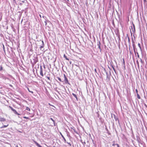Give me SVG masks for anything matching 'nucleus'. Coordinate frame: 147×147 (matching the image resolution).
<instances>
[{
	"mask_svg": "<svg viewBox=\"0 0 147 147\" xmlns=\"http://www.w3.org/2000/svg\"><path fill=\"white\" fill-rule=\"evenodd\" d=\"M64 81L65 83V84H69V82L68 79H67V77H66L65 75V74H64Z\"/></svg>",
	"mask_w": 147,
	"mask_h": 147,
	"instance_id": "nucleus-1",
	"label": "nucleus"
},
{
	"mask_svg": "<svg viewBox=\"0 0 147 147\" xmlns=\"http://www.w3.org/2000/svg\"><path fill=\"white\" fill-rule=\"evenodd\" d=\"M40 73L41 76H42L43 77L44 76V75L43 73L42 69L41 66H40Z\"/></svg>",
	"mask_w": 147,
	"mask_h": 147,
	"instance_id": "nucleus-2",
	"label": "nucleus"
},
{
	"mask_svg": "<svg viewBox=\"0 0 147 147\" xmlns=\"http://www.w3.org/2000/svg\"><path fill=\"white\" fill-rule=\"evenodd\" d=\"M33 141L37 146L38 147H42V146L40 145L36 141L34 140H33Z\"/></svg>",
	"mask_w": 147,
	"mask_h": 147,
	"instance_id": "nucleus-3",
	"label": "nucleus"
},
{
	"mask_svg": "<svg viewBox=\"0 0 147 147\" xmlns=\"http://www.w3.org/2000/svg\"><path fill=\"white\" fill-rule=\"evenodd\" d=\"M42 46H40V50H41L42 48H43L44 46V42L42 40Z\"/></svg>",
	"mask_w": 147,
	"mask_h": 147,
	"instance_id": "nucleus-4",
	"label": "nucleus"
},
{
	"mask_svg": "<svg viewBox=\"0 0 147 147\" xmlns=\"http://www.w3.org/2000/svg\"><path fill=\"white\" fill-rule=\"evenodd\" d=\"M6 119H5L2 118V117H0V121H5Z\"/></svg>",
	"mask_w": 147,
	"mask_h": 147,
	"instance_id": "nucleus-5",
	"label": "nucleus"
},
{
	"mask_svg": "<svg viewBox=\"0 0 147 147\" xmlns=\"http://www.w3.org/2000/svg\"><path fill=\"white\" fill-rule=\"evenodd\" d=\"M13 112H14V113L18 115H20V114L18 113H17V112L16 111V110H13Z\"/></svg>",
	"mask_w": 147,
	"mask_h": 147,
	"instance_id": "nucleus-6",
	"label": "nucleus"
},
{
	"mask_svg": "<svg viewBox=\"0 0 147 147\" xmlns=\"http://www.w3.org/2000/svg\"><path fill=\"white\" fill-rule=\"evenodd\" d=\"M72 94L76 98V99L77 100H78V98L76 96V94H75L73 93Z\"/></svg>",
	"mask_w": 147,
	"mask_h": 147,
	"instance_id": "nucleus-7",
	"label": "nucleus"
},
{
	"mask_svg": "<svg viewBox=\"0 0 147 147\" xmlns=\"http://www.w3.org/2000/svg\"><path fill=\"white\" fill-rule=\"evenodd\" d=\"M63 57L64 58H65L66 60H68V61L69 60V59L68 58H67V57L65 54L64 55Z\"/></svg>",
	"mask_w": 147,
	"mask_h": 147,
	"instance_id": "nucleus-8",
	"label": "nucleus"
},
{
	"mask_svg": "<svg viewBox=\"0 0 147 147\" xmlns=\"http://www.w3.org/2000/svg\"><path fill=\"white\" fill-rule=\"evenodd\" d=\"M8 124H7V125H3L1 127V128H2L7 127L8 126Z\"/></svg>",
	"mask_w": 147,
	"mask_h": 147,
	"instance_id": "nucleus-9",
	"label": "nucleus"
},
{
	"mask_svg": "<svg viewBox=\"0 0 147 147\" xmlns=\"http://www.w3.org/2000/svg\"><path fill=\"white\" fill-rule=\"evenodd\" d=\"M61 137H62V138H63V140L65 141V142L66 141V140L65 138L64 137V136L62 135V134L61 133Z\"/></svg>",
	"mask_w": 147,
	"mask_h": 147,
	"instance_id": "nucleus-10",
	"label": "nucleus"
},
{
	"mask_svg": "<svg viewBox=\"0 0 147 147\" xmlns=\"http://www.w3.org/2000/svg\"><path fill=\"white\" fill-rule=\"evenodd\" d=\"M57 78L61 82H63V81L61 80V79L59 77H57Z\"/></svg>",
	"mask_w": 147,
	"mask_h": 147,
	"instance_id": "nucleus-11",
	"label": "nucleus"
},
{
	"mask_svg": "<svg viewBox=\"0 0 147 147\" xmlns=\"http://www.w3.org/2000/svg\"><path fill=\"white\" fill-rule=\"evenodd\" d=\"M137 97L139 99H140V97L138 93H137Z\"/></svg>",
	"mask_w": 147,
	"mask_h": 147,
	"instance_id": "nucleus-12",
	"label": "nucleus"
},
{
	"mask_svg": "<svg viewBox=\"0 0 147 147\" xmlns=\"http://www.w3.org/2000/svg\"><path fill=\"white\" fill-rule=\"evenodd\" d=\"M9 107L13 111V110H15V109H13L12 107L10 106H9Z\"/></svg>",
	"mask_w": 147,
	"mask_h": 147,
	"instance_id": "nucleus-13",
	"label": "nucleus"
},
{
	"mask_svg": "<svg viewBox=\"0 0 147 147\" xmlns=\"http://www.w3.org/2000/svg\"><path fill=\"white\" fill-rule=\"evenodd\" d=\"M28 89V91H29V92H31L32 94H33V91H30V90H29V89L28 88H27Z\"/></svg>",
	"mask_w": 147,
	"mask_h": 147,
	"instance_id": "nucleus-14",
	"label": "nucleus"
},
{
	"mask_svg": "<svg viewBox=\"0 0 147 147\" xmlns=\"http://www.w3.org/2000/svg\"><path fill=\"white\" fill-rule=\"evenodd\" d=\"M26 110H28L29 111H30V109L29 107H26Z\"/></svg>",
	"mask_w": 147,
	"mask_h": 147,
	"instance_id": "nucleus-15",
	"label": "nucleus"
},
{
	"mask_svg": "<svg viewBox=\"0 0 147 147\" xmlns=\"http://www.w3.org/2000/svg\"><path fill=\"white\" fill-rule=\"evenodd\" d=\"M50 119L54 123H55V121L51 118H50Z\"/></svg>",
	"mask_w": 147,
	"mask_h": 147,
	"instance_id": "nucleus-16",
	"label": "nucleus"
},
{
	"mask_svg": "<svg viewBox=\"0 0 147 147\" xmlns=\"http://www.w3.org/2000/svg\"><path fill=\"white\" fill-rule=\"evenodd\" d=\"M123 63L124 65H125V61L124 59H123Z\"/></svg>",
	"mask_w": 147,
	"mask_h": 147,
	"instance_id": "nucleus-17",
	"label": "nucleus"
},
{
	"mask_svg": "<svg viewBox=\"0 0 147 147\" xmlns=\"http://www.w3.org/2000/svg\"><path fill=\"white\" fill-rule=\"evenodd\" d=\"M138 47H139V48H140V49H141V46H140V43H139L138 44Z\"/></svg>",
	"mask_w": 147,
	"mask_h": 147,
	"instance_id": "nucleus-18",
	"label": "nucleus"
},
{
	"mask_svg": "<svg viewBox=\"0 0 147 147\" xmlns=\"http://www.w3.org/2000/svg\"><path fill=\"white\" fill-rule=\"evenodd\" d=\"M3 69V67L2 66H0V71H1Z\"/></svg>",
	"mask_w": 147,
	"mask_h": 147,
	"instance_id": "nucleus-19",
	"label": "nucleus"
},
{
	"mask_svg": "<svg viewBox=\"0 0 147 147\" xmlns=\"http://www.w3.org/2000/svg\"><path fill=\"white\" fill-rule=\"evenodd\" d=\"M23 118L25 119H29V118L28 117H24Z\"/></svg>",
	"mask_w": 147,
	"mask_h": 147,
	"instance_id": "nucleus-20",
	"label": "nucleus"
},
{
	"mask_svg": "<svg viewBox=\"0 0 147 147\" xmlns=\"http://www.w3.org/2000/svg\"><path fill=\"white\" fill-rule=\"evenodd\" d=\"M46 78H47V79L49 80H50V78L49 77H48V76H47L46 77Z\"/></svg>",
	"mask_w": 147,
	"mask_h": 147,
	"instance_id": "nucleus-21",
	"label": "nucleus"
},
{
	"mask_svg": "<svg viewBox=\"0 0 147 147\" xmlns=\"http://www.w3.org/2000/svg\"><path fill=\"white\" fill-rule=\"evenodd\" d=\"M20 1L23 3H24L25 2V0H20Z\"/></svg>",
	"mask_w": 147,
	"mask_h": 147,
	"instance_id": "nucleus-22",
	"label": "nucleus"
},
{
	"mask_svg": "<svg viewBox=\"0 0 147 147\" xmlns=\"http://www.w3.org/2000/svg\"><path fill=\"white\" fill-rule=\"evenodd\" d=\"M3 49L4 50V51L5 52V47H4V45H3Z\"/></svg>",
	"mask_w": 147,
	"mask_h": 147,
	"instance_id": "nucleus-23",
	"label": "nucleus"
},
{
	"mask_svg": "<svg viewBox=\"0 0 147 147\" xmlns=\"http://www.w3.org/2000/svg\"><path fill=\"white\" fill-rule=\"evenodd\" d=\"M49 105L51 106H52V107H55L53 105H51L50 103H49L48 104Z\"/></svg>",
	"mask_w": 147,
	"mask_h": 147,
	"instance_id": "nucleus-24",
	"label": "nucleus"
},
{
	"mask_svg": "<svg viewBox=\"0 0 147 147\" xmlns=\"http://www.w3.org/2000/svg\"><path fill=\"white\" fill-rule=\"evenodd\" d=\"M116 145L117 146V147H120L119 145L118 144H116Z\"/></svg>",
	"mask_w": 147,
	"mask_h": 147,
	"instance_id": "nucleus-25",
	"label": "nucleus"
},
{
	"mask_svg": "<svg viewBox=\"0 0 147 147\" xmlns=\"http://www.w3.org/2000/svg\"><path fill=\"white\" fill-rule=\"evenodd\" d=\"M136 92L137 94V93H138V90L137 89H136Z\"/></svg>",
	"mask_w": 147,
	"mask_h": 147,
	"instance_id": "nucleus-26",
	"label": "nucleus"
},
{
	"mask_svg": "<svg viewBox=\"0 0 147 147\" xmlns=\"http://www.w3.org/2000/svg\"><path fill=\"white\" fill-rule=\"evenodd\" d=\"M100 43L99 42V46H98V47L99 48V49H100Z\"/></svg>",
	"mask_w": 147,
	"mask_h": 147,
	"instance_id": "nucleus-27",
	"label": "nucleus"
},
{
	"mask_svg": "<svg viewBox=\"0 0 147 147\" xmlns=\"http://www.w3.org/2000/svg\"><path fill=\"white\" fill-rule=\"evenodd\" d=\"M144 3H145L146 2V0H144Z\"/></svg>",
	"mask_w": 147,
	"mask_h": 147,
	"instance_id": "nucleus-28",
	"label": "nucleus"
},
{
	"mask_svg": "<svg viewBox=\"0 0 147 147\" xmlns=\"http://www.w3.org/2000/svg\"><path fill=\"white\" fill-rule=\"evenodd\" d=\"M13 0V1L14 2H15V3H16V0Z\"/></svg>",
	"mask_w": 147,
	"mask_h": 147,
	"instance_id": "nucleus-29",
	"label": "nucleus"
},
{
	"mask_svg": "<svg viewBox=\"0 0 147 147\" xmlns=\"http://www.w3.org/2000/svg\"><path fill=\"white\" fill-rule=\"evenodd\" d=\"M115 145V144H113V146H114Z\"/></svg>",
	"mask_w": 147,
	"mask_h": 147,
	"instance_id": "nucleus-30",
	"label": "nucleus"
},
{
	"mask_svg": "<svg viewBox=\"0 0 147 147\" xmlns=\"http://www.w3.org/2000/svg\"><path fill=\"white\" fill-rule=\"evenodd\" d=\"M133 48H134H134H135V47H134V46H133Z\"/></svg>",
	"mask_w": 147,
	"mask_h": 147,
	"instance_id": "nucleus-31",
	"label": "nucleus"
},
{
	"mask_svg": "<svg viewBox=\"0 0 147 147\" xmlns=\"http://www.w3.org/2000/svg\"><path fill=\"white\" fill-rule=\"evenodd\" d=\"M20 5H22V4L20 3Z\"/></svg>",
	"mask_w": 147,
	"mask_h": 147,
	"instance_id": "nucleus-32",
	"label": "nucleus"
},
{
	"mask_svg": "<svg viewBox=\"0 0 147 147\" xmlns=\"http://www.w3.org/2000/svg\"><path fill=\"white\" fill-rule=\"evenodd\" d=\"M44 68H45V66H44Z\"/></svg>",
	"mask_w": 147,
	"mask_h": 147,
	"instance_id": "nucleus-33",
	"label": "nucleus"
},
{
	"mask_svg": "<svg viewBox=\"0 0 147 147\" xmlns=\"http://www.w3.org/2000/svg\"><path fill=\"white\" fill-rule=\"evenodd\" d=\"M16 147H18V145H17Z\"/></svg>",
	"mask_w": 147,
	"mask_h": 147,
	"instance_id": "nucleus-34",
	"label": "nucleus"
},
{
	"mask_svg": "<svg viewBox=\"0 0 147 147\" xmlns=\"http://www.w3.org/2000/svg\"><path fill=\"white\" fill-rule=\"evenodd\" d=\"M95 71H96V69H95Z\"/></svg>",
	"mask_w": 147,
	"mask_h": 147,
	"instance_id": "nucleus-35",
	"label": "nucleus"
},
{
	"mask_svg": "<svg viewBox=\"0 0 147 147\" xmlns=\"http://www.w3.org/2000/svg\"><path fill=\"white\" fill-rule=\"evenodd\" d=\"M40 17L41 18V15H40Z\"/></svg>",
	"mask_w": 147,
	"mask_h": 147,
	"instance_id": "nucleus-36",
	"label": "nucleus"
},
{
	"mask_svg": "<svg viewBox=\"0 0 147 147\" xmlns=\"http://www.w3.org/2000/svg\"><path fill=\"white\" fill-rule=\"evenodd\" d=\"M138 65H139L138 63Z\"/></svg>",
	"mask_w": 147,
	"mask_h": 147,
	"instance_id": "nucleus-37",
	"label": "nucleus"
},
{
	"mask_svg": "<svg viewBox=\"0 0 147 147\" xmlns=\"http://www.w3.org/2000/svg\"><path fill=\"white\" fill-rule=\"evenodd\" d=\"M53 147H55V146H54Z\"/></svg>",
	"mask_w": 147,
	"mask_h": 147,
	"instance_id": "nucleus-38",
	"label": "nucleus"
}]
</instances>
